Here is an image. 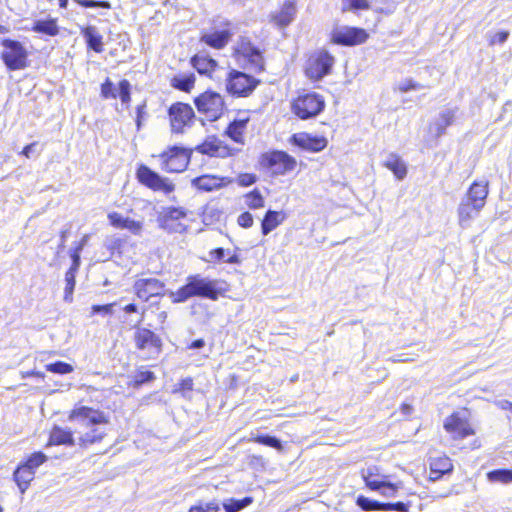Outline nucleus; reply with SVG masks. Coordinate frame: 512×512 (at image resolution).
Here are the masks:
<instances>
[{"label": "nucleus", "mask_w": 512, "mask_h": 512, "mask_svg": "<svg viewBox=\"0 0 512 512\" xmlns=\"http://www.w3.org/2000/svg\"><path fill=\"white\" fill-rule=\"evenodd\" d=\"M226 291V283L224 281L204 277L201 274H194L188 276L186 284L177 291H170L169 297L173 303H184L192 297L216 301Z\"/></svg>", "instance_id": "1"}, {"label": "nucleus", "mask_w": 512, "mask_h": 512, "mask_svg": "<svg viewBox=\"0 0 512 512\" xmlns=\"http://www.w3.org/2000/svg\"><path fill=\"white\" fill-rule=\"evenodd\" d=\"M488 196V182H474L461 199L457 209L458 223L461 228L470 227L471 221L483 209Z\"/></svg>", "instance_id": "2"}, {"label": "nucleus", "mask_w": 512, "mask_h": 512, "mask_svg": "<svg viewBox=\"0 0 512 512\" xmlns=\"http://www.w3.org/2000/svg\"><path fill=\"white\" fill-rule=\"evenodd\" d=\"M143 314L144 312L133 324V327L135 328L133 340L135 347L138 350L145 352L149 358H154L161 353L162 340L150 329L139 327V324L143 321Z\"/></svg>", "instance_id": "3"}, {"label": "nucleus", "mask_w": 512, "mask_h": 512, "mask_svg": "<svg viewBox=\"0 0 512 512\" xmlns=\"http://www.w3.org/2000/svg\"><path fill=\"white\" fill-rule=\"evenodd\" d=\"M292 112L302 120L315 118L325 108V100L323 96L310 92L303 95H299L293 100Z\"/></svg>", "instance_id": "4"}, {"label": "nucleus", "mask_w": 512, "mask_h": 512, "mask_svg": "<svg viewBox=\"0 0 512 512\" xmlns=\"http://www.w3.org/2000/svg\"><path fill=\"white\" fill-rule=\"evenodd\" d=\"M162 170L168 173H179L184 171L191 157V151L182 147L173 146L159 155Z\"/></svg>", "instance_id": "5"}, {"label": "nucleus", "mask_w": 512, "mask_h": 512, "mask_svg": "<svg viewBox=\"0 0 512 512\" xmlns=\"http://www.w3.org/2000/svg\"><path fill=\"white\" fill-rule=\"evenodd\" d=\"M260 164L273 175H284L296 167V160L283 151H273L261 156Z\"/></svg>", "instance_id": "6"}, {"label": "nucleus", "mask_w": 512, "mask_h": 512, "mask_svg": "<svg viewBox=\"0 0 512 512\" xmlns=\"http://www.w3.org/2000/svg\"><path fill=\"white\" fill-rule=\"evenodd\" d=\"M199 113L204 114L209 121H215L223 113L224 101L220 94L206 91L194 100Z\"/></svg>", "instance_id": "7"}, {"label": "nucleus", "mask_w": 512, "mask_h": 512, "mask_svg": "<svg viewBox=\"0 0 512 512\" xmlns=\"http://www.w3.org/2000/svg\"><path fill=\"white\" fill-rule=\"evenodd\" d=\"M188 211L182 207H167L158 217L159 226L168 233H184Z\"/></svg>", "instance_id": "8"}, {"label": "nucleus", "mask_w": 512, "mask_h": 512, "mask_svg": "<svg viewBox=\"0 0 512 512\" xmlns=\"http://www.w3.org/2000/svg\"><path fill=\"white\" fill-rule=\"evenodd\" d=\"M2 46L1 58L9 70H20L26 67L27 51L19 41L5 39Z\"/></svg>", "instance_id": "9"}, {"label": "nucleus", "mask_w": 512, "mask_h": 512, "mask_svg": "<svg viewBox=\"0 0 512 512\" xmlns=\"http://www.w3.org/2000/svg\"><path fill=\"white\" fill-rule=\"evenodd\" d=\"M369 34L363 28L337 26L331 31V41L342 46H355L367 41Z\"/></svg>", "instance_id": "10"}, {"label": "nucleus", "mask_w": 512, "mask_h": 512, "mask_svg": "<svg viewBox=\"0 0 512 512\" xmlns=\"http://www.w3.org/2000/svg\"><path fill=\"white\" fill-rule=\"evenodd\" d=\"M258 81L240 71L232 70L228 74L226 88L227 91L236 96H248L257 86Z\"/></svg>", "instance_id": "11"}, {"label": "nucleus", "mask_w": 512, "mask_h": 512, "mask_svg": "<svg viewBox=\"0 0 512 512\" xmlns=\"http://www.w3.org/2000/svg\"><path fill=\"white\" fill-rule=\"evenodd\" d=\"M334 57L327 51L321 50L312 57H310L307 67L306 75L312 80H320L331 72L334 65Z\"/></svg>", "instance_id": "12"}, {"label": "nucleus", "mask_w": 512, "mask_h": 512, "mask_svg": "<svg viewBox=\"0 0 512 512\" xmlns=\"http://www.w3.org/2000/svg\"><path fill=\"white\" fill-rule=\"evenodd\" d=\"M171 130L173 133H183L186 126H190L195 117L192 107L188 104L177 102L168 110Z\"/></svg>", "instance_id": "13"}, {"label": "nucleus", "mask_w": 512, "mask_h": 512, "mask_svg": "<svg viewBox=\"0 0 512 512\" xmlns=\"http://www.w3.org/2000/svg\"><path fill=\"white\" fill-rule=\"evenodd\" d=\"M139 181L154 191H162L169 194L174 191L175 185L167 178L161 177L158 173L145 165H141L137 170Z\"/></svg>", "instance_id": "14"}, {"label": "nucleus", "mask_w": 512, "mask_h": 512, "mask_svg": "<svg viewBox=\"0 0 512 512\" xmlns=\"http://www.w3.org/2000/svg\"><path fill=\"white\" fill-rule=\"evenodd\" d=\"M444 429L454 439H464L475 433L464 413L460 412L453 413L445 419Z\"/></svg>", "instance_id": "15"}, {"label": "nucleus", "mask_w": 512, "mask_h": 512, "mask_svg": "<svg viewBox=\"0 0 512 512\" xmlns=\"http://www.w3.org/2000/svg\"><path fill=\"white\" fill-rule=\"evenodd\" d=\"M133 289L137 297L146 302L152 297L163 295L165 284L156 278H141L135 281Z\"/></svg>", "instance_id": "16"}, {"label": "nucleus", "mask_w": 512, "mask_h": 512, "mask_svg": "<svg viewBox=\"0 0 512 512\" xmlns=\"http://www.w3.org/2000/svg\"><path fill=\"white\" fill-rule=\"evenodd\" d=\"M236 53L246 59L251 67L258 72L264 70V58L262 52L247 38H241L237 43Z\"/></svg>", "instance_id": "17"}, {"label": "nucleus", "mask_w": 512, "mask_h": 512, "mask_svg": "<svg viewBox=\"0 0 512 512\" xmlns=\"http://www.w3.org/2000/svg\"><path fill=\"white\" fill-rule=\"evenodd\" d=\"M69 420L75 421L85 427L95 426L107 422L103 412L86 406L74 408L69 415Z\"/></svg>", "instance_id": "18"}, {"label": "nucleus", "mask_w": 512, "mask_h": 512, "mask_svg": "<svg viewBox=\"0 0 512 512\" xmlns=\"http://www.w3.org/2000/svg\"><path fill=\"white\" fill-rule=\"evenodd\" d=\"M195 151L217 158H226L232 154L231 149L215 136L207 137L203 143L195 147Z\"/></svg>", "instance_id": "19"}, {"label": "nucleus", "mask_w": 512, "mask_h": 512, "mask_svg": "<svg viewBox=\"0 0 512 512\" xmlns=\"http://www.w3.org/2000/svg\"><path fill=\"white\" fill-rule=\"evenodd\" d=\"M292 142L307 151L320 152L326 148L328 141L322 136H311L307 133L294 134Z\"/></svg>", "instance_id": "20"}, {"label": "nucleus", "mask_w": 512, "mask_h": 512, "mask_svg": "<svg viewBox=\"0 0 512 512\" xmlns=\"http://www.w3.org/2000/svg\"><path fill=\"white\" fill-rule=\"evenodd\" d=\"M296 12L297 9L295 3L291 0H287L284 2L279 12L270 14V22L278 28H285L294 21Z\"/></svg>", "instance_id": "21"}, {"label": "nucleus", "mask_w": 512, "mask_h": 512, "mask_svg": "<svg viewBox=\"0 0 512 512\" xmlns=\"http://www.w3.org/2000/svg\"><path fill=\"white\" fill-rule=\"evenodd\" d=\"M191 183L193 187L199 190L211 192L222 188L226 184L230 183V181H226L223 177L207 174L192 179Z\"/></svg>", "instance_id": "22"}, {"label": "nucleus", "mask_w": 512, "mask_h": 512, "mask_svg": "<svg viewBox=\"0 0 512 512\" xmlns=\"http://www.w3.org/2000/svg\"><path fill=\"white\" fill-rule=\"evenodd\" d=\"M233 33L229 29H223L221 31H214L212 33H205L201 36V42L215 49L224 48L230 41Z\"/></svg>", "instance_id": "23"}, {"label": "nucleus", "mask_w": 512, "mask_h": 512, "mask_svg": "<svg viewBox=\"0 0 512 512\" xmlns=\"http://www.w3.org/2000/svg\"><path fill=\"white\" fill-rule=\"evenodd\" d=\"M81 35L84 37L88 48L96 53L103 52V36L97 27L92 25L84 27L81 29Z\"/></svg>", "instance_id": "24"}, {"label": "nucleus", "mask_w": 512, "mask_h": 512, "mask_svg": "<svg viewBox=\"0 0 512 512\" xmlns=\"http://www.w3.org/2000/svg\"><path fill=\"white\" fill-rule=\"evenodd\" d=\"M362 477L366 486L374 491L380 488V486H383V483L386 482L390 476L381 474L378 467L371 466L362 471Z\"/></svg>", "instance_id": "25"}, {"label": "nucleus", "mask_w": 512, "mask_h": 512, "mask_svg": "<svg viewBox=\"0 0 512 512\" xmlns=\"http://www.w3.org/2000/svg\"><path fill=\"white\" fill-rule=\"evenodd\" d=\"M108 219L112 226L119 229H127L134 234H138L142 229L141 222L135 221L127 217H123L121 214L117 212L109 213Z\"/></svg>", "instance_id": "26"}, {"label": "nucleus", "mask_w": 512, "mask_h": 512, "mask_svg": "<svg viewBox=\"0 0 512 512\" xmlns=\"http://www.w3.org/2000/svg\"><path fill=\"white\" fill-rule=\"evenodd\" d=\"M453 470V465L448 457L435 458L430 462L429 480L436 481L442 475L450 473Z\"/></svg>", "instance_id": "27"}, {"label": "nucleus", "mask_w": 512, "mask_h": 512, "mask_svg": "<svg viewBox=\"0 0 512 512\" xmlns=\"http://www.w3.org/2000/svg\"><path fill=\"white\" fill-rule=\"evenodd\" d=\"M286 218L282 211L268 210L261 223V232L263 235H268L271 231L277 228Z\"/></svg>", "instance_id": "28"}, {"label": "nucleus", "mask_w": 512, "mask_h": 512, "mask_svg": "<svg viewBox=\"0 0 512 512\" xmlns=\"http://www.w3.org/2000/svg\"><path fill=\"white\" fill-rule=\"evenodd\" d=\"M193 67L202 75L211 76L216 69L217 62L206 54H197L191 59Z\"/></svg>", "instance_id": "29"}, {"label": "nucleus", "mask_w": 512, "mask_h": 512, "mask_svg": "<svg viewBox=\"0 0 512 512\" xmlns=\"http://www.w3.org/2000/svg\"><path fill=\"white\" fill-rule=\"evenodd\" d=\"M383 165L391 170L395 177L402 180L407 175V166L405 162L395 153H390L383 162Z\"/></svg>", "instance_id": "30"}, {"label": "nucleus", "mask_w": 512, "mask_h": 512, "mask_svg": "<svg viewBox=\"0 0 512 512\" xmlns=\"http://www.w3.org/2000/svg\"><path fill=\"white\" fill-rule=\"evenodd\" d=\"M49 444L73 446L75 441L70 430L54 426L50 432Z\"/></svg>", "instance_id": "31"}, {"label": "nucleus", "mask_w": 512, "mask_h": 512, "mask_svg": "<svg viewBox=\"0 0 512 512\" xmlns=\"http://www.w3.org/2000/svg\"><path fill=\"white\" fill-rule=\"evenodd\" d=\"M455 118V110L445 109L439 113L438 118L433 123L431 129H434L435 136L440 137L445 133V130L450 126Z\"/></svg>", "instance_id": "32"}, {"label": "nucleus", "mask_w": 512, "mask_h": 512, "mask_svg": "<svg viewBox=\"0 0 512 512\" xmlns=\"http://www.w3.org/2000/svg\"><path fill=\"white\" fill-rule=\"evenodd\" d=\"M35 472L25 463L18 466L14 472V480L22 493L28 488L29 483L33 480Z\"/></svg>", "instance_id": "33"}, {"label": "nucleus", "mask_w": 512, "mask_h": 512, "mask_svg": "<svg viewBox=\"0 0 512 512\" xmlns=\"http://www.w3.org/2000/svg\"><path fill=\"white\" fill-rule=\"evenodd\" d=\"M33 31L49 36H56L59 28L55 19L37 20L34 22Z\"/></svg>", "instance_id": "34"}, {"label": "nucleus", "mask_w": 512, "mask_h": 512, "mask_svg": "<svg viewBox=\"0 0 512 512\" xmlns=\"http://www.w3.org/2000/svg\"><path fill=\"white\" fill-rule=\"evenodd\" d=\"M253 502L252 497H244L243 499L230 498L223 502L225 512H239Z\"/></svg>", "instance_id": "35"}, {"label": "nucleus", "mask_w": 512, "mask_h": 512, "mask_svg": "<svg viewBox=\"0 0 512 512\" xmlns=\"http://www.w3.org/2000/svg\"><path fill=\"white\" fill-rule=\"evenodd\" d=\"M194 83H195L194 74L175 76L171 81V84L174 88L184 91V92H189L193 88Z\"/></svg>", "instance_id": "36"}, {"label": "nucleus", "mask_w": 512, "mask_h": 512, "mask_svg": "<svg viewBox=\"0 0 512 512\" xmlns=\"http://www.w3.org/2000/svg\"><path fill=\"white\" fill-rule=\"evenodd\" d=\"M490 482L512 483V469H495L487 473Z\"/></svg>", "instance_id": "37"}, {"label": "nucleus", "mask_w": 512, "mask_h": 512, "mask_svg": "<svg viewBox=\"0 0 512 512\" xmlns=\"http://www.w3.org/2000/svg\"><path fill=\"white\" fill-rule=\"evenodd\" d=\"M105 435V431L101 430L100 428H93L89 432H86L85 434L81 435L79 437V445L80 446H87L89 444H94L96 442H99L103 439Z\"/></svg>", "instance_id": "38"}, {"label": "nucleus", "mask_w": 512, "mask_h": 512, "mask_svg": "<svg viewBox=\"0 0 512 512\" xmlns=\"http://www.w3.org/2000/svg\"><path fill=\"white\" fill-rule=\"evenodd\" d=\"M246 126V121H234L227 128V134L231 139L237 143L243 142V131Z\"/></svg>", "instance_id": "39"}, {"label": "nucleus", "mask_w": 512, "mask_h": 512, "mask_svg": "<svg viewBox=\"0 0 512 512\" xmlns=\"http://www.w3.org/2000/svg\"><path fill=\"white\" fill-rule=\"evenodd\" d=\"M356 503L364 511H384L383 506L385 503L372 500L365 496H359Z\"/></svg>", "instance_id": "40"}, {"label": "nucleus", "mask_w": 512, "mask_h": 512, "mask_svg": "<svg viewBox=\"0 0 512 512\" xmlns=\"http://www.w3.org/2000/svg\"><path fill=\"white\" fill-rule=\"evenodd\" d=\"M264 198L258 189H254L245 195V204L250 209H259L264 207Z\"/></svg>", "instance_id": "41"}, {"label": "nucleus", "mask_w": 512, "mask_h": 512, "mask_svg": "<svg viewBox=\"0 0 512 512\" xmlns=\"http://www.w3.org/2000/svg\"><path fill=\"white\" fill-rule=\"evenodd\" d=\"M403 487V483L401 481L392 483L389 479L383 483V486L376 489L375 491L379 492L382 496L387 498H392L397 495L399 489Z\"/></svg>", "instance_id": "42"}, {"label": "nucleus", "mask_w": 512, "mask_h": 512, "mask_svg": "<svg viewBox=\"0 0 512 512\" xmlns=\"http://www.w3.org/2000/svg\"><path fill=\"white\" fill-rule=\"evenodd\" d=\"M252 441L262 444V445H265V446L272 447L278 451L283 450V445H282L281 441L278 438H276L275 436L258 435L256 437H254L252 439Z\"/></svg>", "instance_id": "43"}, {"label": "nucleus", "mask_w": 512, "mask_h": 512, "mask_svg": "<svg viewBox=\"0 0 512 512\" xmlns=\"http://www.w3.org/2000/svg\"><path fill=\"white\" fill-rule=\"evenodd\" d=\"M76 273L77 272L68 270L65 274L66 287H65V293H64V300L66 302L72 301V295H73V291H74L75 283H76V281H75Z\"/></svg>", "instance_id": "44"}, {"label": "nucleus", "mask_w": 512, "mask_h": 512, "mask_svg": "<svg viewBox=\"0 0 512 512\" xmlns=\"http://www.w3.org/2000/svg\"><path fill=\"white\" fill-rule=\"evenodd\" d=\"M46 370L57 374H68L73 371V367L68 363L57 361L55 363L47 364Z\"/></svg>", "instance_id": "45"}, {"label": "nucleus", "mask_w": 512, "mask_h": 512, "mask_svg": "<svg viewBox=\"0 0 512 512\" xmlns=\"http://www.w3.org/2000/svg\"><path fill=\"white\" fill-rule=\"evenodd\" d=\"M220 509L219 503L215 500L207 503L192 506L189 512H218Z\"/></svg>", "instance_id": "46"}, {"label": "nucleus", "mask_w": 512, "mask_h": 512, "mask_svg": "<svg viewBox=\"0 0 512 512\" xmlns=\"http://www.w3.org/2000/svg\"><path fill=\"white\" fill-rule=\"evenodd\" d=\"M155 379V375L152 371H138L134 376V386L139 387L144 383L150 382Z\"/></svg>", "instance_id": "47"}, {"label": "nucleus", "mask_w": 512, "mask_h": 512, "mask_svg": "<svg viewBox=\"0 0 512 512\" xmlns=\"http://www.w3.org/2000/svg\"><path fill=\"white\" fill-rule=\"evenodd\" d=\"M47 460V456L42 452L33 453L28 460L25 462L26 465H29L34 472L37 467L43 464Z\"/></svg>", "instance_id": "48"}, {"label": "nucleus", "mask_w": 512, "mask_h": 512, "mask_svg": "<svg viewBox=\"0 0 512 512\" xmlns=\"http://www.w3.org/2000/svg\"><path fill=\"white\" fill-rule=\"evenodd\" d=\"M130 83L128 80L123 79L119 82V97L123 104L130 102Z\"/></svg>", "instance_id": "49"}, {"label": "nucleus", "mask_w": 512, "mask_h": 512, "mask_svg": "<svg viewBox=\"0 0 512 512\" xmlns=\"http://www.w3.org/2000/svg\"><path fill=\"white\" fill-rule=\"evenodd\" d=\"M509 35V31H500L494 34H489L487 35L489 45L493 46L495 44H503L507 41Z\"/></svg>", "instance_id": "50"}, {"label": "nucleus", "mask_w": 512, "mask_h": 512, "mask_svg": "<svg viewBox=\"0 0 512 512\" xmlns=\"http://www.w3.org/2000/svg\"><path fill=\"white\" fill-rule=\"evenodd\" d=\"M76 3L87 8H105L110 9L111 5L108 1H96V0H74Z\"/></svg>", "instance_id": "51"}, {"label": "nucleus", "mask_w": 512, "mask_h": 512, "mask_svg": "<svg viewBox=\"0 0 512 512\" xmlns=\"http://www.w3.org/2000/svg\"><path fill=\"white\" fill-rule=\"evenodd\" d=\"M101 95L105 99H115L117 97V94L114 91L113 83L109 78H107L106 81L101 85Z\"/></svg>", "instance_id": "52"}, {"label": "nucleus", "mask_w": 512, "mask_h": 512, "mask_svg": "<svg viewBox=\"0 0 512 512\" xmlns=\"http://www.w3.org/2000/svg\"><path fill=\"white\" fill-rule=\"evenodd\" d=\"M422 88L423 85L413 81L412 79H405L398 84V90L401 92H408L410 90H418Z\"/></svg>", "instance_id": "53"}, {"label": "nucleus", "mask_w": 512, "mask_h": 512, "mask_svg": "<svg viewBox=\"0 0 512 512\" xmlns=\"http://www.w3.org/2000/svg\"><path fill=\"white\" fill-rule=\"evenodd\" d=\"M116 305V303H110L105 305H93L91 307V314H102V315H112L113 314V307Z\"/></svg>", "instance_id": "54"}, {"label": "nucleus", "mask_w": 512, "mask_h": 512, "mask_svg": "<svg viewBox=\"0 0 512 512\" xmlns=\"http://www.w3.org/2000/svg\"><path fill=\"white\" fill-rule=\"evenodd\" d=\"M384 511H397V512H409V503L396 502V503H385Z\"/></svg>", "instance_id": "55"}, {"label": "nucleus", "mask_w": 512, "mask_h": 512, "mask_svg": "<svg viewBox=\"0 0 512 512\" xmlns=\"http://www.w3.org/2000/svg\"><path fill=\"white\" fill-rule=\"evenodd\" d=\"M257 181V176L251 173L240 174L237 178V182L240 186L248 187Z\"/></svg>", "instance_id": "56"}, {"label": "nucleus", "mask_w": 512, "mask_h": 512, "mask_svg": "<svg viewBox=\"0 0 512 512\" xmlns=\"http://www.w3.org/2000/svg\"><path fill=\"white\" fill-rule=\"evenodd\" d=\"M349 10H368L370 4L367 0H347Z\"/></svg>", "instance_id": "57"}, {"label": "nucleus", "mask_w": 512, "mask_h": 512, "mask_svg": "<svg viewBox=\"0 0 512 512\" xmlns=\"http://www.w3.org/2000/svg\"><path fill=\"white\" fill-rule=\"evenodd\" d=\"M237 223L243 228H250L253 225V216L249 212H243L238 216Z\"/></svg>", "instance_id": "58"}, {"label": "nucleus", "mask_w": 512, "mask_h": 512, "mask_svg": "<svg viewBox=\"0 0 512 512\" xmlns=\"http://www.w3.org/2000/svg\"><path fill=\"white\" fill-rule=\"evenodd\" d=\"M226 255V251L223 248H216L209 252L210 259L208 261L220 262L224 261Z\"/></svg>", "instance_id": "59"}, {"label": "nucleus", "mask_w": 512, "mask_h": 512, "mask_svg": "<svg viewBox=\"0 0 512 512\" xmlns=\"http://www.w3.org/2000/svg\"><path fill=\"white\" fill-rule=\"evenodd\" d=\"M80 253H81V251H79L77 249H74L71 252L70 256L72 258V265L69 268V270L74 271V272L78 271L79 266H80Z\"/></svg>", "instance_id": "60"}, {"label": "nucleus", "mask_w": 512, "mask_h": 512, "mask_svg": "<svg viewBox=\"0 0 512 512\" xmlns=\"http://www.w3.org/2000/svg\"><path fill=\"white\" fill-rule=\"evenodd\" d=\"M192 389H193V380L190 377L182 379L181 382L179 383V390L182 392L192 391Z\"/></svg>", "instance_id": "61"}, {"label": "nucleus", "mask_w": 512, "mask_h": 512, "mask_svg": "<svg viewBox=\"0 0 512 512\" xmlns=\"http://www.w3.org/2000/svg\"><path fill=\"white\" fill-rule=\"evenodd\" d=\"M37 145L36 142H33L27 146H25L21 152L22 155H24L25 157L29 158L32 151H33V148Z\"/></svg>", "instance_id": "62"}, {"label": "nucleus", "mask_w": 512, "mask_h": 512, "mask_svg": "<svg viewBox=\"0 0 512 512\" xmlns=\"http://www.w3.org/2000/svg\"><path fill=\"white\" fill-rule=\"evenodd\" d=\"M224 262L229 263V264H240L241 259L237 253H233L226 260H224Z\"/></svg>", "instance_id": "63"}, {"label": "nucleus", "mask_w": 512, "mask_h": 512, "mask_svg": "<svg viewBox=\"0 0 512 512\" xmlns=\"http://www.w3.org/2000/svg\"><path fill=\"white\" fill-rule=\"evenodd\" d=\"M144 109H145V104L139 105L137 107V120H136V124H137L138 129L140 128V125H141V118H142V116L144 114Z\"/></svg>", "instance_id": "64"}]
</instances>
